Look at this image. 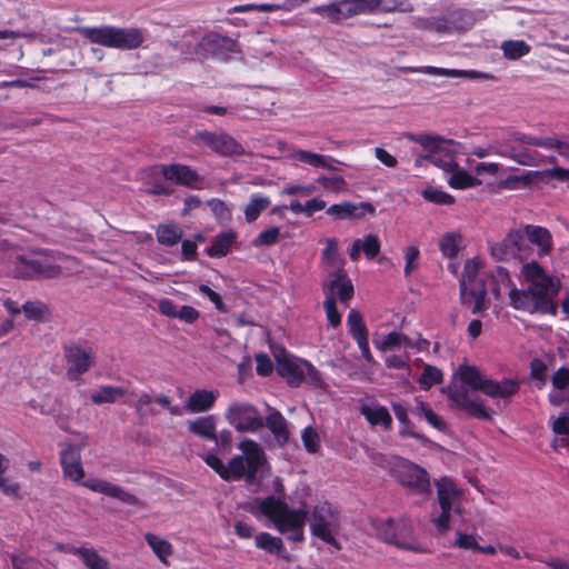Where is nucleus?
Masks as SVG:
<instances>
[{"instance_id": "obj_63", "label": "nucleus", "mask_w": 569, "mask_h": 569, "mask_svg": "<svg viewBox=\"0 0 569 569\" xmlns=\"http://www.w3.org/2000/svg\"><path fill=\"white\" fill-rule=\"evenodd\" d=\"M351 210V220H360L367 216L375 217L377 214L375 204L369 201L353 202V209Z\"/></svg>"}, {"instance_id": "obj_14", "label": "nucleus", "mask_w": 569, "mask_h": 569, "mask_svg": "<svg viewBox=\"0 0 569 569\" xmlns=\"http://www.w3.org/2000/svg\"><path fill=\"white\" fill-rule=\"evenodd\" d=\"M528 289L537 302L539 313L552 315L557 313V305L553 302V297L559 290V283L553 281L551 277L530 282Z\"/></svg>"}, {"instance_id": "obj_44", "label": "nucleus", "mask_w": 569, "mask_h": 569, "mask_svg": "<svg viewBox=\"0 0 569 569\" xmlns=\"http://www.w3.org/2000/svg\"><path fill=\"white\" fill-rule=\"evenodd\" d=\"M507 183L510 188H517L518 186L528 187L533 183L547 184L545 170L528 171L520 176H511L508 178Z\"/></svg>"}, {"instance_id": "obj_17", "label": "nucleus", "mask_w": 569, "mask_h": 569, "mask_svg": "<svg viewBox=\"0 0 569 569\" xmlns=\"http://www.w3.org/2000/svg\"><path fill=\"white\" fill-rule=\"evenodd\" d=\"M323 291L326 292V297L337 296L341 303H347L355 295L353 284L343 269L336 271L335 279L323 284Z\"/></svg>"}, {"instance_id": "obj_55", "label": "nucleus", "mask_w": 569, "mask_h": 569, "mask_svg": "<svg viewBox=\"0 0 569 569\" xmlns=\"http://www.w3.org/2000/svg\"><path fill=\"white\" fill-rule=\"evenodd\" d=\"M480 269V261L477 258L469 259L466 261L463 266V271L461 278L459 279V283H471V282H480L482 279H478V271Z\"/></svg>"}, {"instance_id": "obj_51", "label": "nucleus", "mask_w": 569, "mask_h": 569, "mask_svg": "<svg viewBox=\"0 0 569 569\" xmlns=\"http://www.w3.org/2000/svg\"><path fill=\"white\" fill-rule=\"evenodd\" d=\"M422 197L426 201L440 206H449L455 202V198L451 194L433 187H427L423 189Z\"/></svg>"}, {"instance_id": "obj_38", "label": "nucleus", "mask_w": 569, "mask_h": 569, "mask_svg": "<svg viewBox=\"0 0 569 569\" xmlns=\"http://www.w3.org/2000/svg\"><path fill=\"white\" fill-rule=\"evenodd\" d=\"M295 158L298 161L307 163L315 168L336 170V168L332 166V163H330V162L335 161V159L330 156L313 153V152L306 151V150H297L295 152Z\"/></svg>"}, {"instance_id": "obj_62", "label": "nucleus", "mask_w": 569, "mask_h": 569, "mask_svg": "<svg viewBox=\"0 0 569 569\" xmlns=\"http://www.w3.org/2000/svg\"><path fill=\"white\" fill-rule=\"evenodd\" d=\"M522 274L529 283L549 278L543 268L537 261L523 264Z\"/></svg>"}, {"instance_id": "obj_48", "label": "nucleus", "mask_w": 569, "mask_h": 569, "mask_svg": "<svg viewBox=\"0 0 569 569\" xmlns=\"http://www.w3.org/2000/svg\"><path fill=\"white\" fill-rule=\"evenodd\" d=\"M9 468V460L0 453V490L10 497H18L20 486L16 482H9L7 478L3 477V473Z\"/></svg>"}, {"instance_id": "obj_25", "label": "nucleus", "mask_w": 569, "mask_h": 569, "mask_svg": "<svg viewBox=\"0 0 569 569\" xmlns=\"http://www.w3.org/2000/svg\"><path fill=\"white\" fill-rule=\"evenodd\" d=\"M368 12H411L413 10L409 0H367Z\"/></svg>"}, {"instance_id": "obj_28", "label": "nucleus", "mask_w": 569, "mask_h": 569, "mask_svg": "<svg viewBox=\"0 0 569 569\" xmlns=\"http://www.w3.org/2000/svg\"><path fill=\"white\" fill-rule=\"evenodd\" d=\"M525 231L529 239L530 246L537 244L540 249V254H546L550 251L552 246V238L548 229L539 226L528 224L525 228Z\"/></svg>"}, {"instance_id": "obj_16", "label": "nucleus", "mask_w": 569, "mask_h": 569, "mask_svg": "<svg viewBox=\"0 0 569 569\" xmlns=\"http://www.w3.org/2000/svg\"><path fill=\"white\" fill-rule=\"evenodd\" d=\"M302 363H306V360L300 358H278L277 371L291 388H298L305 382L303 370L306 368Z\"/></svg>"}, {"instance_id": "obj_45", "label": "nucleus", "mask_w": 569, "mask_h": 569, "mask_svg": "<svg viewBox=\"0 0 569 569\" xmlns=\"http://www.w3.org/2000/svg\"><path fill=\"white\" fill-rule=\"evenodd\" d=\"M442 379L443 375L440 369L431 365H426L423 372L418 379V383L420 389L429 390L432 386L440 383Z\"/></svg>"}, {"instance_id": "obj_60", "label": "nucleus", "mask_w": 569, "mask_h": 569, "mask_svg": "<svg viewBox=\"0 0 569 569\" xmlns=\"http://www.w3.org/2000/svg\"><path fill=\"white\" fill-rule=\"evenodd\" d=\"M280 237V228L271 227L261 231L252 241L254 247L273 246L278 242Z\"/></svg>"}, {"instance_id": "obj_42", "label": "nucleus", "mask_w": 569, "mask_h": 569, "mask_svg": "<svg viewBox=\"0 0 569 569\" xmlns=\"http://www.w3.org/2000/svg\"><path fill=\"white\" fill-rule=\"evenodd\" d=\"M502 54L508 60H518L527 56L531 47L523 40H506L501 43Z\"/></svg>"}, {"instance_id": "obj_37", "label": "nucleus", "mask_w": 569, "mask_h": 569, "mask_svg": "<svg viewBox=\"0 0 569 569\" xmlns=\"http://www.w3.org/2000/svg\"><path fill=\"white\" fill-rule=\"evenodd\" d=\"M375 347L380 351L393 350L400 347H412L410 338L401 332L391 331L383 340H373Z\"/></svg>"}, {"instance_id": "obj_53", "label": "nucleus", "mask_w": 569, "mask_h": 569, "mask_svg": "<svg viewBox=\"0 0 569 569\" xmlns=\"http://www.w3.org/2000/svg\"><path fill=\"white\" fill-rule=\"evenodd\" d=\"M417 412L421 415L426 419V421L433 428L438 430L446 429L445 421L431 409V407L428 403L423 401L418 402Z\"/></svg>"}, {"instance_id": "obj_23", "label": "nucleus", "mask_w": 569, "mask_h": 569, "mask_svg": "<svg viewBox=\"0 0 569 569\" xmlns=\"http://www.w3.org/2000/svg\"><path fill=\"white\" fill-rule=\"evenodd\" d=\"M361 415L371 426H380L383 430L388 431L392 428V417L385 406L377 405L371 408L362 406L360 408Z\"/></svg>"}, {"instance_id": "obj_2", "label": "nucleus", "mask_w": 569, "mask_h": 569, "mask_svg": "<svg viewBox=\"0 0 569 569\" xmlns=\"http://www.w3.org/2000/svg\"><path fill=\"white\" fill-rule=\"evenodd\" d=\"M60 466L64 478L70 479L93 492L118 499L129 506L140 505V500L133 493L124 490L118 485L97 478H90L82 481L84 478V469L81 461V453L72 443H68L60 452Z\"/></svg>"}, {"instance_id": "obj_10", "label": "nucleus", "mask_w": 569, "mask_h": 569, "mask_svg": "<svg viewBox=\"0 0 569 569\" xmlns=\"http://www.w3.org/2000/svg\"><path fill=\"white\" fill-rule=\"evenodd\" d=\"M338 523L337 512L329 502H322L315 507L310 519L311 533L337 549L340 546L333 536V530Z\"/></svg>"}, {"instance_id": "obj_7", "label": "nucleus", "mask_w": 569, "mask_h": 569, "mask_svg": "<svg viewBox=\"0 0 569 569\" xmlns=\"http://www.w3.org/2000/svg\"><path fill=\"white\" fill-rule=\"evenodd\" d=\"M63 357L67 363V378L79 382L96 363V352L87 342L69 341L62 346Z\"/></svg>"}, {"instance_id": "obj_59", "label": "nucleus", "mask_w": 569, "mask_h": 569, "mask_svg": "<svg viewBox=\"0 0 569 569\" xmlns=\"http://www.w3.org/2000/svg\"><path fill=\"white\" fill-rule=\"evenodd\" d=\"M510 158L522 166H538L542 157L537 151L523 148L518 152H513Z\"/></svg>"}, {"instance_id": "obj_50", "label": "nucleus", "mask_w": 569, "mask_h": 569, "mask_svg": "<svg viewBox=\"0 0 569 569\" xmlns=\"http://www.w3.org/2000/svg\"><path fill=\"white\" fill-rule=\"evenodd\" d=\"M346 19L369 13L367 0H338Z\"/></svg>"}, {"instance_id": "obj_43", "label": "nucleus", "mask_w": 569, "mask_h": 569, "mask_svg": "<svg viewBox=\"0 0 569 569\" xmlns=\"http://www.w3.org/2000/svg\"><path fill=\"white\" fill-rule=\"evenodd\" d=\"M513 238L509 232L502 241L499 243L492 244L490 247L491 256L498 261H509L512 259H517L515 253V248H512Z\"/></svg>"}, {"instance_id": "obj_27", "label": "nucleus", "mask_w": 569, "mask_h": 569, "mask_svg": "<svg viewBox=\"0 0 569 569\" xmlns=\"http://www.w3.org/2000/svg\"><path fill=\"white\" fill-rule=\"evenodd\" d=\"M188 430L206 440L217 438L216 420L213 416L199 417L188 421Z\"/></svg>"}, {"instance_id": "obj_21", "label": "nucleus", "mask_w": 569, "mask_h": 569, "mask_svg": "<svg viewBox=\"0 0 569 569\" xmlns=\"http://www.w3.org/2000/svg\"><path fill=\"white\" fill-rule=\"evenodd\" d=\"M254 547L263 550L268 555L279 558L286 557V548L280 537H274L269 532L262 531L254 536Z\"/></svg>"}, {"instance_id": "obj_32", "label": "nucleus", "mask_w": 569, "mask_h": 569, "mask_svg": "<svg viewBox=\"0 0 569 569\" xmlns=\"http://www.w3.org/2000/svg\"><path fill=\"white\" fill-rule=\"evenodd\" d=\"M157 241L166 247L176 246L182 238V230L178 224H159L156 229Z\"/></svg>"}, {"instance_id": "obj_61", "label": "nucleus", "mask_w": 569, "mask_h": 569, "mask_svg": "<svg viewBox=\"0 0 569 569\" xmlns=\"http://www.w3.org/2000/svg\"><path fill=\"white\" fill-rule=\"evenodd\" d=\"M303 370L305 382L311 386L312 388H325L326 383L323 381L321 372L309 361L306 360Z\"/></svg>"}, {"instance_id": "obj_52", "label": "nucleus", "mask_w": 569, "mask_h": 569, "mask_svg": "<svg viewBox=\"0 0 569 569\" xmlns=\"http://www.w3.org/2000/svg\"><path fill=\"white\" fill-rule=\"evenodd\" d=\"M351 209H353V202L345 200L329 206L326 213L336 220H351Z\"/></svg>"}, {"instance_id": "obj_5", "label": "nucleus", "mask_w": 569, "mask_h": 569, "mask_svg": "<svg viewBox=\"0 0 569 569\" xmlns=\"http://www.w3.org/2000/svg\"><path fill=\"white\" fill-rule=\"evenodd\" d=\"M82 32L84 37L92 43L120 50L137 49L143 42V36L141 31L134 28L121 29L114 27H100L88 28Z\"/></svg>"}, {"instance_id": "obj_18", "label": "nucleus", "mask_w": 569, "mask_h": 569, "mask_svg": "<svg viewBox=\"0 0 569 569\" xmlns=\"http://www.w3.org/2000/svg\"><path fill=\"white\" fill-rule=\"evenodd\" d=\"M268 410L269 413L263 419V427L266 426L271 431L280 447H284L290 438L287 420L279 410L271 407H268Z\"/></svg>"}, {"instance_id": "obj_3", "label": "nucleus", "mask_w": 569, "mask_h": 569, "mask_svg": "<svg viewBox=\"0 0 569 569\" xmlns=\"http://www.w3.org/2000/svg\"><path fill=\"white\" fill-rule=\"evenodd\" d=\"M377 462L409 493L427 497L432 492L430 475L421 466L399 456H378Z\"/></svg>"}, {"instance_id": "obj_35", "label": "nucleus", "mask_w": 569, "mask_h": 569, "mask_svg": "<svg viewBox=\"0 0 569 569\" xmlns=\"http://www.w3.org/2000/svg\"><path fill=\"white\" fill-rule=\"evenodd\" d=\"M144 539L159 560L168 565V558L173 553L172 545L168 540L151 532L146 533Z\"/></svg>"}, {"instance_id": "obj_4", "label": "nucleus", "mask_w": 569, "mask_h": 569, "mask_svg": "<svg viewBox=\"0 0 569 569\" xmlns=\"http://www.w3.org/2000/svg\"><path fill=\"white\" fill-rule=\"evenodd\" d=\"M458 376L461 382L473 391H480L491 399L508 400L516 396L520 390V381L516 379H503L496 381L482 378L477 367L461 365L458 369Z\"/></svg>"}, {"instance_id": "obj_1", "label": "nucleus", "mask_w": 569, "mask_h": 569, "mask_svg": "<svg viewBox=\"0 0 569 569\" xmlns=\"http://www.w3.org/2000/svg\"><path fill=\"white\" fill-rule=\"evenodd\" d=\"M242 455L233 457L226 467L216 453L202 456V460L221 479L239 481L244 479L251 485L256 481L258 471L267 463V457L261 446L252 439H243L238 445Z\"/></svg>"}, {"instance_id": "obj_9", "label": "nucleus", "mask_w": 569, "mask_h": 569, "mask_svg": "<svg viewBox=\"0 0 569 569\" xmlns=\"http://www.w3.org/2000/svg\"><path fill=\"white\" fill-rule=\"evenodd\" d=\"M224 418L239 432H256L263 427V417L258 408L244 401L232 402Z\"/></svg>"}, {"instance_id": "obj_8", "label": "nucleus", "mask_w": 569, "mask_h": 569, "mask_svg": "<svg viewBox=\"0 0 569 569\" xmlns=\"http://www.w3.org/2000/svg\"><path fill=\"white\" fill-rule=\"evenodd\" d=\"M13 273L19 279H53L60 276L61 268L44 256H18L13 264Z\"/></svg>"}, {"instance_id": "obj_33", "label": "nucleus", "mask_w": 569, "mask_h": 569, "mask_svg": "<svg viewBox=\"0 0 569 569\" xmlns=\"http://www.w3.org/2000/svg\"><path fill=\"white\" fill-rule=\"evenodd\" d=\"M271 200L269 197L260 193H253L243 210L246 221L249 223L254 222L259 218L260 213L269 208Z\"/></svg>"}, {"instance_id": "obj_49", "label": "nucleus", "mask_w": 569, "mask_h": 569, "mask_svg": "<svg viewBox=\"0 0 569 569\" xmlns=\"http://www.w3.org/2000/svg\"><path fill=\"white\" fill-rule=\"evenodd\" d=\"M23 313L28 320L42 321L49 311L42 301H26L22 305Z\"/></svg>"}, {"instance_id": "obj_31", "label": "nucleus", "mask_w": 569, "mask_h": 569, "mask_svg": "<svg viewBox=\"0 0 569 569\" xmlns=\"http://www.w3.org/2000/svg\"><path fill=\"white\" fill-rule=\"evenodd\" d=\"M127 393L128 389L123 387L104 385L91 393L90 399L94 405L114 403L119 397H123Z\"/></svg>"}, {"instance_id": "obj_41", "label": "nucleus", "mask_w": 569, "mask_h": 569, "mask_svg": "<svg viewBox=\"0 0 569 569\" xmlns=\"http://www.w3.org/2000/svg\"><path fill=\"white\" fill-rule=\"evenodd\" d=\"M312 12L327 19L335 24L342 23L346 19L338 0H333L327 4L318 6L312 9Z\"/></svg>"}, {"instance_id": "obj_46", "label": "nucleus", "mask_w": 569, "mask_h": 569, "mask_svg": "<svg viewBox=\"0 0 569 569\" xmlns=\"http://www.w3.org/2000/svg\"><path fill=\"white\" fill-rule=\"evenodd\" d=\"M480 184V181L465 170L457 169L449 179V186L453 189H468Z\"/></svg>"}, {"instance_id": "obj_36", "label": "nucleus", "mask_w": 569, "mask_h": 569, "mask_svg": "<svg viewBox=\"0 0 569 569\" xmlns=\"http://www.w3.org/2000/svg\"><path fill=\"white\" fill-rule=\"evenodd\" d=\"M289 506L274 496H268L259 502L260 512L274 522Z\"/></svg>"}, {"instance_id": "obj_54", "label": "nucleus", "mask_w": 569, "mask_h": 569, "mask_svg": "<svg viewBox=\"0 0 569 569\" xmlns=\"http://www.w3.org/2000/svg\"><path fill=\"white\" fill-rule=\"evenodd\" d=\"M317 182L327 191L340 193L346 190L347 181L342 176H320Z\"/></svg>"}, {"instance_id": "obj_34", "label": "nucleus", "mask_w": 569, "mask_h": 569, "mask_svg": "<svg viewBox=\"0 0 569 569\" xmlns=\"http://www.w3.org/2000/svg\"><path fill=\"white\" fill-rule=\"evenodd\" d=\"M347 327L349 335L355 341L369 337V330L365 323L363 317L357 309H351L349 311L347 317Z\"/></svg>"}, {"instance_id": "obj_39", "label": "nucleus", "mask_w": 569, "mask_h": 569, "mask_svg": "<svg viewBox=\"0 0 569 569\" xmlns=\"http://www.w3.org/2000/svg\"><path fill=\"white\" fill-rule=\"evenodd\" d=\"M77 557L88 569H110L109 560L100 556L93 548L79 547Z\"/></svg>"}, {"instance_id": "obj_11", "label": "nucleus", "mask_w": 569, "mask_h": 569, "mask_svg": "<svg viewBox=\"0 0 569 569\" xmlns=\"http://www.w3.org/2000/svg\"><path fill=\"white\" fill-rule=\"evenodd\" d=\"M191 141L197 146L207 147L221 157L241 156L244 153L243 147L226 132L217 133L208 130H197L191 137Z\"/></svg>"}, {"instance_id": "obj_13", "label": "nucleus", "mask_w": 569, "mask_h": 569, "mask_svg": "<svg viewBox=\"0 0 569 569\" xmlns=\"http://www.w3.org/2000/svg\"><path fill=\"white\" fill-rule=\"evenodd\" d=\"M154 169L159 170L167 181L180 187L199 190L203 183V178L199 172L184 163H161Z\"/></svg>"}, {"instance_id": "obj_15", "label": "nucleus", "mask_w": 569, "mask_h": 569, "mask_svg": "<svg viewBox=\"0 0 569 569\" xmlns=\"http://www.w3.org/2000/svg\"><path fill=\"white\" fill-rule=\"evenodd\" d=\"M460 302L463 307L470 309L471 313L478 315L488 308L486 302L487 287L485 281L459 283Z\"/></svg>"}, {"instance_id": "obj_12", "label": "nucleus", "mask_w": 569, "mask_h": 569, "mask_svg": "<svg viewBox=\"0 0 569 569\" xmlns=\"http://www.w3.org/2000/svg\"><path fill=\"white\" fill-rule=\"evenodd\" d=\"M447 397L453 407L473 418L479 420L492 419V411L485 406L480 398L471 399L468 389L463 386L448 387Z\"/></svg>"}, {"instance_id": "obj_20", "label": "nucleus", "mask_w": 569, "mask_h": 569, "mask_svg": "<svg viewBox=\"0 0 569 569\" xmlns=\"http://www.w3.org/2000/svg\"><path fill=\"white\" fill-rule=\"evenodd\" d=\"M307 519L305 509H290L289 507L273 522L280 533H288L290 530L303 527Z\"/></svg>"}, {"instance_id": "obj_56", "label": "nucleus", "mask_w": 569, "mask_h": 569, "mask_svg": "<svg viewBox=\"0 0 569 569\" xmlns=\"http://www.w3.org/2000/svg\"><path fill=\"white\" fill-rule=\"evenodd\" d=\"M301 439L305 449L309 453H317L320 450V437L311 426L303 429Z\"/></svg>"}, {"instance_id": "obj_26", "label": "nucleus", "mask_w": 569, "mask_h": 569, "mask_svg": "<svg viewBox=\"0 0 569 569\" xmlns=\"http://www.w3.org/2000/svg\"><path fill=\"white\" fill-rule=\"evenodd\" d=\"M508 296H509V305L513 309L526 311L529 313L539 312L537 302L535 301L533 297L531 296L529 289L519 290L516 287H513L512 289H510Z\"/></svg>"}, {"instance_id": "obj_6", "label": "nucleus", "mask_w": 569, "mask_h": 569, "mask_svg": "<svg viewBox=\"0 0 569 569\" xmlns=\"http://www.w3.org/2000/svg\"><path fill=\"white\" fill-rule=\"evenodd\" d=\"M375 528L378 538L389 545L415 552L423 551L415 542V530L409 518L378 520Z\"/></svg>"}, {"instance_id": "obj_30", "label": "nucleus", "mask_w": 569, "mask_h": 569, "mask_svg": "<svg viewBox=\"0 0 569 569\" xmlns=\"http://www.w3.org/2000/svg\"><path fill=\"white\" fill-rule=\"evenodd\" d=\"M437 499L440 506V509L451 508L452 501L459 495L458 488L455 482L448 478H441L437 483Z\"/></svg>"}, {"instance_id": "obj_22", "label": "nucleus", "mask_w": 569, "mask_h": 569, "mask_svg": "<svg viewBox=\"0 0 569 569\" xmlns=\"http://www.w3.org/2000/svg\"><path fill=\"white\" fill-rule=\"evenodd\" d=\"M236 239L237 233L231 229L218 233L212 239L211 246L207 248V254L211 258L226 257Z\"/></svg>"}, {"instance_id": "obj_57", "label": "nucleus", "mask_w": 569, "mask_h": 569, "mask_svg": "<svg viewBox=\"0 0 569 569\" xmlns=\"http://www.w3.org/2000/svg\"><path fill=\"white\" fill-rule=\"evenodd\" d=\"M323 308L326 311L327 320L333 328L341 326V313L338 310L335 297L327 296L323 301Z\"/></svg>"}, {"instance_id": "obj_64", "label": "nucleus", "mask_w": 569, "mask_h": 569, "mask_svg": "<svg viewBox=\"0 0 569 569\" xmlns=\"http://www.w3.org/2000/svg\"><path fill=\"white\" fill-rule=\"evenodd\" d=\"M551 383L555 389L566 390L569 387V369L567 367H560L552 375Z\"/></svg>"}, {"instance_id": "obj_19", "label": "nucleus", "mask_w": 569, "mask_h": 569, "mask_svg": "<svg viewBox=\"0 0 569 569\" xmlns=\"http://www.w3.org/2000/svg\"><path fill=\"white\" fill-rule=\"evenodd\" d=\"M218 397V391L197 389L190 395L186 409L192 413L206 412L214 406Z\"/></svg>"}, {"instance_id": "obj_24", "label": "nucleus", "mask_w": 569, "mask_h": 569, "mask_svg": "<svg viewBox=\"0 0 569 569\" xmlns=\"http://www.w3.org/2000/svg\"><path fill=\"white\" fill-rule=\"evenodd\" d=\"M491 293L496 300L501 299L505 292H509L515 287L509 271L503 267H496L490 273Z\"/></svg>"}, {"instance_id": "obj_58", "label": "nucleus", "mask_w": 569, "mask_h": 569, "mask_svg": "<svg viewBox=\"0 0 569 569\" xmlns=\"http://www.w3.org/2000/svg\"><path fill=\"white\" fill-rule=\"evenodd\" d=\"M380 249L381 242L377 234H367L363 240H361V250L369 260H373L379 254Z\"/></svg>"}, {"instance_id": "obj_47", "label": "nucleus", "mask_w": 569, "mask_h": 569, "mask_svg": "<svg viewBox=\"0 0 569 569\" xmlns=\"http://www.w3.org/2000/svg\"><path fill=\"white\" fill-rule=\"evenodd\" d=\"M511 237L513 238L512 248H515V253L518 260L522 261L528 259V253L530 251V243L525 230H513L510 231Z\"/></svg>"}, {"instance_id": "obj_40", "label": "nucleus", "mask_w": 569, "mask_h": 569, "mask_svg": "<svg viewBox=\"0 0 569 569\" xmlns=\"http://www.w3.org/2000/svg\"><path fill=\"white\" fill-rule=\"evenodd\" d=\"M462 237L459 232H447L439 240V249L445 258L453 259L458 256Z\"/></svg>"}, {"instance_id": "obj_29", "label": "nucleus", "mask_w": 569, "mask_h": 569, "mask_svg": "<svg viewBox=\"0 0 569 569\" xmlns=\"http://www.w3.org/2000/svg\"><path fill=\"white\" fill-rule=\"evenodd\" d=\"M200 47L212 54L220 56L224 50L232 51L236 43L218 33H210L201 40Z\"/></svg>"}]
</instances>
